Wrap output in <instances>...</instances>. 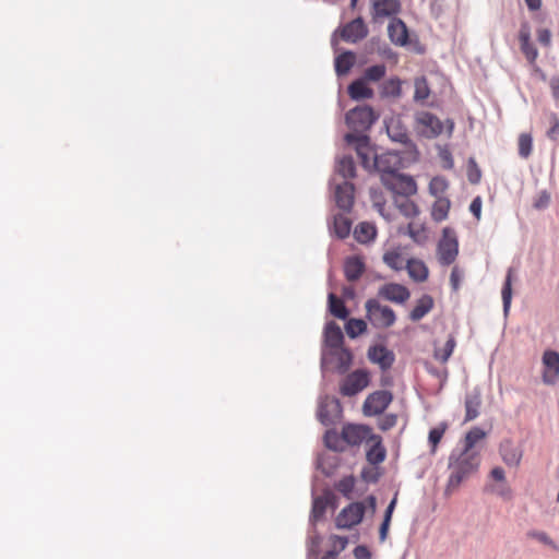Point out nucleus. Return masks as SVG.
Listing matches in <instances>:
<instances>
[{
  "label": "nucleus",
  "mask_w": 559,
  "mask_h": 559,
  "mask_svg": "<svg viewBox=\"0 0 559 559\" xmlns=\"http://www.w3.org/2000/svg\"><path fill=\"white\" fill-rule=\"evenodd\" d=\"M478 466V455L463 450L455 461L450 463L452 472L448 480L447 490H455L465 478L477 471Z\"/></svg>",
  "instance_id": "f257e3e1"
},
{
  "label": "nucleus",
  "mask_w": 559,
  "mask_h": 559,
  "mask_svg": "<svg viewBox=\"0 0 559 559\" xmlns=\"http://www.w3.org/2000/svg\"><path fill=\"white\" fill-rule=\"evenodd\" d=\"M444 129L448 135L451 136L454 122L451 119L442 122L436 115L429 111H419L415 115V130L424 138L435 139L442 134Z\"/></svg>",
  "instance_id": "f03ea898"
},
{
  "label": "nucleus",
  "mask_w": 559,
  "mask_h": 559,
  "mask_svg": "<svg viewBox=\"0 0 559 559\" xmlns=\"http://www.w3.org/2000/svg\"><path fill=\"white\" fill-rule=\"evenodd\" d=\"M376 507L374 496H368L365 501L352 502L337 514L335 525L337 528H352L362 521L367 508L374 513Z\"/></svg>",
  "instance_id": "7ed1b4c3"
},
{
  "label": "nucleus",
  "mask_w": 559,
  "mask_h": 559,
  "mask_svg": "<svg viewBox=\"0 0 559 559\" xmlns=\"http://www.w3.org/2000/svg\"><path fill=\"white\" fill-rule=\"evenodd\" d=\"M367 318L374 328L385 329L395 323V312L389 306L382 305L377 299H369L366 302Z\"/></svg>",
  "instance_id": "20e7f679"
},
{
  "label": "nucleus",
  "mask_w": 559,
  "mask_h": 559,
  "mask_svg": "<svg viewBox=\"0 0 559 559\" xmlns=\"http://www.w3.org/2000/svg\"><path fill=\"white\" fill-rule=\"evenodd\" d=\"M437 254L442 265H450L456 260L459 254V241L454 229L450 227L443 228L442 237L438 242Z\"/></svg>",
  "instance_id": "39448f33"
},
{
  "label": "nucleus",
  "mask_w": 559,
  "mask_h": 559,
  "mask_svg": "<svg viewBox=\"0 0 559 559\" xmlns=\"http://www.w3.org/2000/svg\"><path fill=\"white\" fill-rule=\"evenodd\" d=\"M383 186L392 193L401 197H409L417 192L415 180L411 176L400 173L394 175H384L382 180Z\"/></svg>",
  "instance_id": "423d86ee"
},
{
  "label": "nucleus",
  "mask_w": 559,
  "mask_h": 559,
  "mask_svg": "<svg viewBox=\"0 0 559 559\" xmlns=\"http://www.w3.org/2000/svg\"><path fill=\"white\" fill-rule=\"evenodd\" d=\"M370 383V373L366 369H357L348 373L340 383L343 396H354L365 390Z\"/></svg>",
  "instance_id": "0eeeda50"
},
{
  "label": "nucleus",
  "mask_w": 559,
  "mask_h": 559,
  "mask_svg": "<svg viewBox=\"0 0 559 559\" xmlns=\"http://www.w3.org/2000/svg\"><path fill=\"white\" fill-rule=\"evenodd\" d=\"M377 116L369 106H357L346 114V123L355 131H365L376 121Z\"/></svg>",
  "instance_id": "6e6552de"
},
{
  "label": "nucleus",
  "mask_w": 559,
  "mask_h": 559,
  "mask_svg": "<svg viewBox=\"0 0 559 559\" xmlns=\"http://www.w3.org/2000/svg\"><path fill=\"white\" fill-rule=\"evenodd\" d=\"M392 394L389 391H376L367 396L362 411L366 416L382 414L392 402Z\"/></svg>",
  "instance_id": "1a4fd4ad"
},
{
  "label": "nucleus",
  "mask_w": 559,
  "mask_h": 559,
  "mask_svg": "<svg viewBox=\"0 0 559 559\" xmlns=\"http://www.w3.org/2000/svg\"><path fill=\"white\" fill-rule=\"evenodd\" d=\"M403 167V159L399 153L384 152L376 158L374 170L380 174L381 181L384 175H394Z\"/></svg>",
  "instance_id": "9d476101"
},
{
  "label": "nucleus",
  "mask_w": 559,
  "mask_h": 559,
  "mask_svg": "<svg viewBox=\"0 0 559 559\" xmlns=\"http://www.w3.org/2000/svg\"><path fill=\"white\" fill-rule=\"evenodd\" d=\"M543 362V382L554 385L559 380V353L547 349L542 357Z\"/></svg>",
  "instance_id": "9b49d317"
},
{
  "label": "nucleus",
  "mask_w": 559,
  "mask_h": 559,
  "mask_svg": "<svg viewBox=\"0 0 559 559\" xmlns=\"http://www.w3.org/2000/svg\"><path fill=\"white\" fill-rule=\"evenodd\" d=\"M372 435L368 426L347 424L342 428L341 438L349 445H359L362 442L367 443Z\"/></svg>",
  "instance_id": "f8f14e48"
},
{
  "label": "nucleus",
  "mask_w": 559,
  "mask_h": 559,
  "mask_svg": "<svg viewBox=\"0 0 559 559\" xmlns=\"http://www.w3.org/2000/svg\"><path fill=\"white\" fill-rule=\"evenodd\" d=\"M373 22L396 15L401 10L400 0H370Z\"/></svg>",
  "instance_id": "ddd939ff"
},
{
  "label": "nucleus",
  "mask_w": 559,
  "mask_h": 559,
  "mask_svg": "<svg viewBox=\"0 0 559 559\" xmlns=\"http://www.w3.org/2000/svg\"><path fill=\"white\" fill-rule=\"evenodd\" d=\"M340 36L344 41L357 43L368 35V28L361 17H357L338 29Z\"/></svg>",
  "instance_id": "4468645a"
},
{
  "label": "nucleus",
  "mask_w": 559,
  "mask_h": 559,
  "mask_svg": "<svg viewBox=\"0 0 559 559\" xmlns=\"http://www.w3.org/2000/svg\"><path fill=\"white\" fill-rule=\"evenodd\" d=\"M519 41L522 53L526 60L533 64L538 58V50L531 40V27L527 22L521 24L519 31Z\"/></svg>",
  "instance_id": "2eb2a0df"
},
{
  "label": "nucleus",
  "mask_w": 559,
  "mask_h": 559,
  "mask_svg": "<svg viewBox=\"0 0 559 559\" xmlns=\"http://www.w3.org/2000/svg\"><path fill=\"white\" fill-rule=\"evenodd\" d=\"M356 152L360 159V163L364 168L367 170H374L376 158H378V153L370 145L367 136H360L357 140Z\"/></svg>",
  "instance_id": "dca6fc26"
},
{
  "label": "nucleus",
  "mask_w": 559,
  "mask_h": 559,
  "mask_svg": "<svg viewBox=\"0 0 559 559\" xmlns=\"http://www.w3.org/2000/svg\"><path fill=\"white\" fill-rule=\"evenodd\" d=\"M354 185L346 180L340 185H336L334 191L336 205L341 210L349 212L354 204Z\"/></svg>",
  "instance_id": "f3484780"
},
{
  "label": "nucleus",
  "mask_w": 559,
  "mask_h": 559,
  "mask_svg": "<svg viewBox=\"0 0 559 559\" xmlns=\"http://www.w3.org/2000/svg\"><path fill=\"white\" fill-rule=\"evenodd\" d=\"M368 358L373 364L379 365L382 370L390 369L395 361L394 353L382 345L370 347Z\"/></svg>",
  "instance_id": "a211bd4d"
},
{
  "label": "nucleus",
  "mask_w": 559,
  "mask_h": 559,
  "mask_svg": "<svg viewBox=\"0 0 559 559\" xmlns=\"http://www.w3.org/2000/svg\"><path fill=\"white\" fill-rule=\"evenodd\" d=\"M379 295L386 300L404 304L409 298L411 293L404 285L390 283L380 288Z\"/></svg>",
  "instance_id": "6ab92c4d"
},
{
  "label": "nucleus",
  "mask_w": 559,
  "mask_h": 559,
  "mask_svg": "<svg viewBox=\"0 0 559 559\" xmlns=\"http://www.w3.org/2000/svg\"><path fill=\"white\" fill-rule=\"evenodd\" d=\"M367 444H370L367 450V461L372 465H378L385 460L386 450L382 443V438L379 435H372Z\"/></svg>",
  "instance_id": "aec40b11"
},
{
  "label": "nucleus",
  "mask_w": 559,
  "mask_h": 559,
  "mask_svg": "<svg viewBox=\"0 0 559 559\" xmlns=\"http://www.w3.org/2000/svg\"><path fill=\"white\" fill-rule=\"evenodd\" d=\"M465 418L464 423L474 420L479 416L481 407V393L478 389H474L465 395Z\"/></svg>",
  "instance_id": "412c9836"
},
{
  "label": "nucleus",
  "mask_w": 559,
  "mask_h": 559,
  "mask_svg": "<svg viewBox=\"0 0 559 559\" xmlns=\"http://www.w3.org/2000/svg\"><path fill=\"white\" fill-rule=\"evenodd\" d=\"M388 33L391 41L399 46L406 45L408 32L405 23L400 19H393L388 26Z\"/></svg>",
  "instance_id": "4be33fe9"
},
{
  "label": "nucleus",
  "mask_w": 559,
  "mask_h": 559,
  "mask_svg": "<svg viewBox=\"0 0 559 559\" xmlns=\"http://www.w3.org/2000/svg\"><path fill=\"white\" fill-rule=\"evenodd\" d=\"M502 461L509 466H518L522 460V450L507 440L500 444Z\"/></svg>",
  "instance_id": "5701e85b"
},
{
  "label": "nucleus",
  "mask_w": 559,
  "mask_h": 559,
  "mask_svg": "<svg viewBox=\"0 0 559 559\" xmlns=\"http://www.w3.org/2000/svg\"><path fill=\"white\" fill-rule=\"evenodd\" d=\"M348 95L352 99H369L373 97V91L362 78L353 81L348 86Z\"/></svg>",
  "instance_id": "b1692460"
},
{
  "label": "nucleus",
  "mask_w": 559,
  "mask_h": 559,
  "mask_svg": "<svg viewBox=\"0 0 559 559\" xmlns=\"http://www.w3.org/2000/svg\"><path fill=\"white\" fill-rule=\"evenodd\" d=\"M405 269L412 280L421 283L428 278L429 270L424 261L418 259H409L406 262Z\"/></svg>",
  "instance_id": "393cba45"
},
{
  "label": "nucleus",
  "mask_w": 559,
  "mask_h": 559,
  "mask_svg": "<svg viewBox=\"0 0 559 559\" xmlns=\"http://www.w3.org/2000/svg\"><path fill=\"white\" fill-rule=\"evenodd\" d=\"M330 355L334 358L336 370L340 373H345L352 366L353 355L348 348L343 346L333 348L331 349Z\"/></svg>",
  "instance_id": "a878e982"
},
{
  "label": "nucleus",
  "mask_w": 559,
  "mask_h": 559,
  "mask_svg": "<svg viewBox=\"0 0 559 559\" xmlns=\"http://www.w3.org/2000/svg\"><path fill=\"white\" fill-rule=\"evenodd\" d=\"M435 301L430 295H423L409 312V319L414 322L421 320L433 308Z\"/></svg>",
  "instance_id": "bb28decb"
},
{
  "label": "nucleus",
  "mask_w": 559,
  "mask_h": 559,
  "mask_svg": "<svg viewBox=\"0 0 559 559\" xmlns=\"http://www.w3.org/2000/svg\"><path fill=\"white\" fill-rule=\"evenodd\" d=\"M324 337L326 345L331 349L343 346L344 336L342 330L334 321L326 323L324 329Z\"/></svg>",
  "instance_id": "cd10ccee"
},
{
  "label": "nucleus",
  "mask_w": 559,
  "mask_h": 559,
  "mask_svg": "<svg viewBox=\"0 0 559 559\" xmlns=\"http://www.w3.org/2000/svg\"><path fill=\"white\" fill-rule=\"evenodd\" d=\"M376 235V226L368 222L359 223L354 230V237L360 243H367L373 240Z\"/></svg>",
  "instance_id": "c85d7f7f"
},
{
  "label": "nucleus",
  "mask_w": 559,
  "mask_h": 559,
  "mask_svg": "<svg viewBox=\"0 0 559 559\" xmlns=\"http://www.w3.org/2000/svg\"><path fill=\"white\" fill-rule=\"evenodd\" d=\"M451 209V202L448 198H438L431 207V218L440 223L448 218Z\"/></svg>",
  "instance_id": "c756f323"
},
{
  "label": "nucleus",
  "mask_w": 559,
  "mask_h": 559,
  "mask_svg": "<svg viewBox=\"0 0 559 559\" xmlns=\"http://www.w3.org/2000/svg\"><path fill=\"white\" fill-rule=\"evenodd\" d=\"M364 270H365V265H364L362 261L357 257L349 258L345 262V266H344L345 276L350 282L358 280L361 276V274L364 273Z\"/></svg>",
  "instance_id": "7c9ffc66"
},
{
  "label": "nucleus",
  "mask_w": 559,
  "mask_h": 559,
  "mask_svg": "<svg viewBox=\"0 0 559 559\" xmlns=\"http://www.w3.org/2000/svg\"><path fill=\"white\" fill-rule=\"evenodd\" d=\"M355 53L345 51L335 58V72L337 75H344L349 72L355 63Z\"/></svg>",
  "instance_id": "2f4dec72"
},
{
  "label": "nucleus",
  "mask_w": 559,
  "mask_h": 559,
  "mask_svg": "<svg viewBox=\"0 0 559 559\" xmlns=\"http://www.w3.org/2000/svg\"><path fill=\"white\" fill-rule=\"evenodd\" d=\"M456 346L454 335H449L445 344L442 347H435L433 358L442 364H445L452 356L453 350Z\"/></svg>",
  "instance_id": "473e14b6"
},
{
  "label": "nucleus",
  "mask_w": 559,
  "mask_h": 559,
  "mask_svg": "<svg viewBox=\"0 0 559 559\" xmlns=\"http://www.w3.org/2000/svg\"><path fill=\"white\" fill-rule=\"evenodd\" d=\"M396 503H397V492L394 495L393 499L391 500V502L389 503V506L384 512V519H383V521L380 525V530H379V535H380L381 542H384L388 537L392 515H393L394 509L396 507Z\"/></svg>",
  "instance_id": "72a5a7b5"
},
{
  "label": "nucleus",
  "mask_w": 559,
  "mask_h": 559,
  "mask_svg": "<svg viewBox=\"0 0 559 559\" xmlns=\"http://www.w3.org/2000/svg\"><path fill=\"white\" fill-rule=\"evenodd\" d=\"M329 310L337 319L344 320L348 317L344 301L333 293L329 294Z\"/></svg>",
  "instance_id": "f704fd0d"
},
{
  "label": "nucleus",
  "mask_w": 559,
  "mask_h": 559,
  "mask_svg": "<svg viewBox=\"0 0 559 559\" xmlns=\"http://www.w3.org/2000/svg\"><path fill=\"white\" fill-rule=\"evenodd\" d=\"M383 261L389 267L395 271L403 270L407 262L403 257L402 252L397 249L386 251L383 254Z\"/></svg>",
  "instance_id": "c9c22d12"
},
{
  "label": "nucleus",
  "mask_w": 559,
  "mask_h": 559,
  "mask_svg": "<svg viewBox=\"0 0 559 559\" xmlns=\"http://www.w3.org/2000/svg\"><path fill=\"white\" fill-rule=\"evenodd\" d=\"M333 229L340 239L346 238L352 229V221L343 214L334 216Z\"/></svg>",
  "instance_id": "e433bc0d"
},
{
  "label": "nucleus",
  "mask_w": 559,
  "mask_h": 559,
  "mask_svg": "<svg viewBox=\"0 0 559 559\" xmlns=\"http://www.w3.org/2000/svg\"><path fill=\"white\" fill-rule=\"evenodd\" d=\"M394 202H395L397 209L400 210V212L405 217H408V218L415 217L419 213L418 206L416 205V203L414 201L409 200L408 197L395 198Z\"/></svg>",
  "instance_id": "4c0bfd02"
},
{
  "label": "nucleus",
  "mask_w": 559,
  "mask_h": 559,
  "mask_svg": "<svg viewBox=\"0 0 559 559\" xmlns=\"http://www.w3.org/2000/svg\"><path fill=\"white\" fill-rule=\"evenodd\" d=\"M448 188H449V182L442 176H436L429 182V192L436 199L445 198L443 194L445 193Z\"/></svg>",
  "instance_id": "58836bf2"
},
{
  "label": "nucleus",
  "mask_w": 559,
  "mask_h": 559,
  "mask_svg": "<svg viewBox=\"0 0 559 559\" xmlns=\"http://www.w3.org/2000/svg\"><path fill=\"white\" fill-rule=\"evenodd\" d=\"M386 73V67L385 64H374L369 68H367L364 71L362 79L366 80V82L376 83L381 81Z\"/></svg>",
  "instance_id": "ea45409f"
},
{
  "label": "nucleus",
  "mask_w": 559,
  "mask_h": 559,
  "mask_svg": "<svg viewBox=\"0 0 559 559\" xmlns=\"http://www.w3.org/2000/svg\"><path fill=\"white\" fill-rule=\"evenodd\" d=\"M402 93L401 80L391 78L383 82L381 86V95L385 97H399Z\"/></svg>",
  "instance_id": "a19ab883"
},
{
  "label": "nucleus",
  "mask_w": 559,
  "mask_h": 559,
  "mask_svg": "<svg viewBox=\"0 0 559 559\" xmlns=\"http://www.w3.org/2000/svg\"><path fill=\"white\" fill-rule=\"evenodd\" d=\"M513 269H509L506 277L504 285L502 287V301H503V310L507 313L509 311L511 299H512V278H513Z\"/></svg>",
  "instance_id": "79ce46f5"
},
{
  "label": "nucleus",
  "mask_w": 559,
  "mask_h": 559,
  "mask_svg": "<svg viewBox=\"0 0 559 559\" xmlns=\"http://www.w3.org/2000/svg\"><path fill=\"white\" fill-rule=\"evenodd\" d=\"M486 438V432L479 427H473L465 436L464 451L471 452L475 444Z\"/></svg>",
  "instance_id": "37998d69"
},
{
  "label": "nucleus",
  "mask_w": 559,
  "mask_h": 559,
  "mask_svg": "<svg viewBox=\"0 0 559 559\" xmlns=\"http://www.w3.org/2000/svg\"><path fill=\"white\" fill-rule=\"evenodd\" d=\"M356 479L353 475L345 476L335 484V489L347 499L352 498Z\"/></svg>",
  "instance_id": "c03bdc74"
},
{
  "label": "nucleus",
  "mask_w": 559,
  "mask_h": 559,
  "mask_svg": "<svg viewBox=\"0 0 559 559\" xmlns=\"http://www.w3.org/2000/svg\"><path fill=\"white\" fill-rule=\"evenodd\" d=\"M337 173L345 179L355 176V163L350 156H343L338 159Z\"/></svg>",
  "instance_id": "a18cd8bd"
},
{
  "label": "nucleus",
  "mask_w": 559,
  "mask_h": 559,
  "mask_svg": "<svg viewBox=\"0 0 559 559\" xmlns=\"http://www.w3.org/2000/svg\"><path fill=\"white\" fill-rule=\"evenodd\" d=\"M345 330L349 337L355 338L367 330V324L361 319H349L345 325Z\"/></svg>",
  "instance_id": "49530a36"
},
{
  "label": "nucleus",
  "mask_w": 559,
  "mask_h": 559,
  "mask_svg": "<svg viewBox=\"0 0 559 559\" xmlns=\"http://www.w3.org/2000/svg\"><path fill=\"white\" fill-rule=\"evenodd\" d=\"M407 229L409 237L417 243H424L428 238L426 228L421 224L409 223Z\"/></svg>",
  "instance_id": "de8ad7c7"
},
{
  "label": "nucleus",
  "mask_w": 559,
  "mask_h": 559,
  "mask_svg": "<svg viewBox=\"0 0 559 559\" xmlns=\"http://www.w3.org/2000/svg\"><path fill=\"white\" fill-rule=\"evenodd\" d=\"M370 200L372 205L377 209V211L385 217L384 207H385V198L383 192L380 189L371 188L370 189Z\"/></svg>",
  "instance_id": "09e8293b"
},
{
  "label": "nucleus",
  "mask_w": 559,
  "mask_h": 559,
  "mask_svg": "<svg viewBox=\"0 0 559 559\" xmlns=\"http://www.w3.org/2000/svg\"><path fill=\"white\" fill-rule=\"evenodd\" d=\"M519 154L523 158H527L532 153L533 140L527 133H522L519 136Z\"/></svg>",
  "instance_id": "8fccbe9b"
},
{
  "label": "nucleus",
  "mask_w": 559,
  "mask_h": 559,
  "mask_svg": "<svg viewBox=\"0 0 559 559\" xmlns=\"http://www.w3.org/2000/svg\"><path fill=\"white\" fill-rule=\"evenodd\" d=\"M445 430H447V425L445 424H441L438 427L432 428L429 431L428 440H429V443L431 444V452L432 453L436 452L437 445L440 442V440L442 439Z\"/></svg>",
  "instance_id": "3c124183"
},
{
  "label": "nucleus",
  "mask_w": 559,
  "mask_h": 559,
  "mask_svg": "<svg viewBox=\"0 0 559 559\" xmlns=\"http://www.w3.org/2000/svg\"><path fill=\"white\" fill-rule=\"evenodd\" d=\"M328 508V500L324 497H317L312 502L311 514L314 520L321 519Z\"/></svg>",
  "instance_id": "603ef678"
},
{
  "label": "nucleus",
  "mask_w": 559,
  "mask_h": 559,
  "mask_svg": "<svg viewBox=\"0 0 559 559\" xmlns=\"http://www.w3.org/2000/svg\"><path fill=\"white\" fill-rule=\"evenodd\" d=\"M386 130H388L389 136L396 142L405 143L408 139L405 130H402L394 122H391L390 124H388Z\"/></svg>",
  "instance_id": "864d4df0"
},
{
  "label": "nucleus",
  "mask_w": 559,
  "mask_h": 559,
  "mask_svg": "<svg viewBox=\"0 0 559 559\" xmlns=\"http://www.w3.org/2000/svg\"><path fill=\"white\" fill-rule=\"evenodd\" d=\"M430 90L428 87L427 81L425 79L417 80L415 82L414 98L416 100H425L428 98Z\"/></svg>",
  "instance_id": "5fc2aeb1"
},
{
  "label": "nucleus",
  "mask_w": 559,
  "mask_h": 559,
  "mask_svg": "<svg viewBox=\"0 0 559 559\" xmlns=\"http://www.w3.org/2000/svg\"><path fill=\"white\" fill-rule=\"evenodd\" d=\"M464 278V271L457 265L453 266L450 275V285L453 292H457Z\"/></svg>",
  "instance_id": "6e6d98bb"
},
{
  "label": "nucleus",
  "mask_w": 559,
  "mask_h": 559,
  "mask_svg": "<svg viewBox=\"0 0 559 559\" xmlns=\"http://www.w3.org/2000/svg\"><path fill=\"white\" fill-rule=\"evenodd\" d=\"M527 537L536 539L537 542L550 546L552 548H557L554 540L549 537V535L542 531H531L527 533Z\"/></svg>",
  "instance_id": "4d7b16f0"
},
{
  "label": "nucleus",
  "mask_w": 559,
  "mask_h": 559,
  "mask_svg": "<svg viewBox=\"0 0 559 559\" xmlns=\"http://www.w3.org/2000/svg\"><path fill=\"white\" fill-rule=\"evenodd\" d=\"M548 120L550 123V128L547 131V136L550 140L556 141L559 136V118L556 114L552 112L549 115Z\"/></svg>",
  "instance_id": "13d9d810"
},
{
  "label": "nucleus",
  "mask_w": 559,
  "mask_h": 559,
  "mask_svg": "<svg viewBox=\"0 0 559 559\" xmlns=\"http://www.w3.org/2000/svg\"><path fill=\"white\" fill-rule=\"evenodd\" d=\"M536 35L542 46L549 47L551 45V32L548 28H538Z\"/></svg>",
  "instance_id": "bf43d9fd"
},
{
  "label": "nucleus",
  "mask_w": 559,
  "mask_h": 559,
  "mask_svg": "<svg viewBox=\"0 0 559 559\" xmlns=\"http://www.w3.org/2000/svg\"><path fill=\"white\" fill-rule=\"evenodd\" d=\"M324 440L328 448L333 450H341V448H338L337 444L340 441V437L336 432H326Z\"/></svg>",
  "instance_id": "052dcab7"
},
{
  "label": "nucleus",
  "mask_w": 559,
  "mask_h": 559,
  "mask_svg": "<svg viewBox=\"0 0 559 559\" xmlns=\"http://www.w3.org/2000/svg\"><path fill=\"white\" fill-rule=\"evenodd\" d=\"M469 211L475 215V217L477 219L480 218V213H481V200L479 197L475 198L471 205H469Z\"/></svg>",
  "instance_id": "680f3d73"
},
{
  "label": "nucleus",
  "mask_w": 559,
  "mask_h": 559,
  "mask_svg": "<svg viewBox=\"0 0 559 559\" xmlns=\"http://www.w3.org/2000/svg\"><path fill=\"white\" fill-rule=\"evenodd\" d=\"M354 555L357 559H370V557H371L369 549L362 545L357 546L354 549Z\"/></svg>",
  "instance_id": "e2e57ef3"
},
{
  "label": "nucleus",
  "mask_w": 559,
  "mask_h": 559,
  "mask_svg": "<svg viewBox=\"0 0 559 559\" xmlns=\"http://www.w3.org/2000/svg\"><path fill=\"white\" fill-rule=\"evenodd\" d=\"M396 424V416L394 415H389L386 417H384L379 427L381 430H389L390 428H392L394 425Z\"/></svg>",
  "instance_id": "0e129e2a"
},
{
  "label": "nucleus",
  "mask_w": 559,
  "mask_h": 559,
  "mask_svg": "<svg viewBox=\"0 0 559 559\" xmlns=\"http://www.w3.org/2000/svg\"><path fill=\"white\" fill-rule=\"evenodd\" d=\"M552 97L559 103V78H552L549 82Z\"/></svg>",
  "instance_id": "69168bd1"
},
{
  "label": "nucleus",
  "mask_w": 559,
  "mask_h": 559,
  "mask_svg": "<svg viewBox=\"0 0 559 559\" xmlns=\"http://www.w3.org/2000/svg\"><path fill=\"white\" fill-rule=\"evenodd\" d=\"M333 545L338 546L341 550L345 549L347 545V538L343 536L334 535L332 536Z\"/></svg>",
  "instance_id": "338daca9"
},
{
  "label": "nucleus",
  "mask_w": 559,
  "mask_h": 559,
  "mask_svg": "<svg viewBox=\"0 0 559 559\" xmlns=\"http://www.w3.org/2000/svg\"><path fill=\"white\" fill-rule=\"evenodd\" d=\"M491 477L497 480V481H503L506 476H504V471L501 468V467H495L492 468L491 471Z\"/></svg>",
  "instance_id": "774afa93"
}]
</instances>
